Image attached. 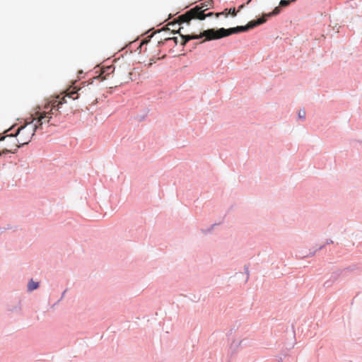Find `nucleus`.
<instances>
[{"mask_svg":"<svg viewBox=\"0 0 362 362\" xmlns=\"http://www.w3.org/2000/svg\"><path fill=\"white\" fill-rule=\"evenodd\" d=\"M228 13L231 14L233 16H235L237 15V11L235 8H232L228 9Z\"/></svg>","mask_w":362,"mask_h":362,"instance_id":"obj_12","label":"nucleus"},{"mask_svg":"<svg viewBox=\"0 0 362 362\" xmlns=\"http://www.w3.org/2000/svg\"><path fill=\"white\" fill-rule=\"evenodd\" d=\"M245 5L244 4H242L240 5L239 7H238V12H239L241 9H243L244 8Z\"/></svg>","mask_w":362,"mask_h":362,"instance_id":"obj_17","label":"nucleus"},{"mask_svg":"<svg viewBox=\"0 0 362 362\" xmlns=\"http://www.w3.org/2000/svg\"><path fill=\"white\" fill-rule=\"evenodd\" d=\"M228 14V9L226 8L223 12L216 13V16H218L219 15H225L227 16Z\"/></svg>","mask_w":362,"mask_h":362,"instance_id":"obj_14","label":"nucleus"},{"mask_svg":"<svg viewBox=\"0 0 362 362\" xmlns=\"http://www.w3.org/2000/svg\"><path fill=\"white\" fill-rule=\"evenodd\" d=\"M104 73H105V71H103L100 74V77H101V78H102V80H105V79H106V76H105V75H104Z\"/></svg>","mask_w":362,"mask_h":362,"instance_id":"obj_16","label":"nucleus"},{"mask_svg":"<svg viewBox=\"0 0 362 362\" xmlns=\"http://www.w3.org/2000/svg\"><path fill=\"white\" fill-rule=\"evenodd\" d=\"M83 86L78 88L74 86L68 93L69 97L76 100L79 96H82L87 98L88 100H96V88L93 83H83Z\"/></svg>","mask_w":362,"mask_h":362,"instance_id":"obj_3","label":"nucleus"},{"mask_svg":"<svg viewBox=\"0 0 362 362\" xmlns=\"http://www.w3.org/2000/svg\"><path fill=\"white\" fill-rule=\"evenodd\" d=\"M209 4H210V1L207 2V4L206 3H202L199 6H204V8H207L208 9V6H209Z\"/></svg>","mask_w":362,"mask_h":362,"instance_id":"obj_15","label":"nucleus"},{"mask_svg":"<svg viewBox=\"0 0 362 362\" xmlns=\"http://www.w3.org/2000/svg\"><path fill=\"white\" fill-rule=\"evenodd\" d=\"M298 117L300 119H304L305 117V111L304 110H299Z\"/></svg>","mask_w":362,"mask_h":362,"instance_id":"obj_11","label":"nucleus"},{"mask_svg":"<svg viewBox=\"0 0 362 362\" xmlns=\"http://www.w3.org/2000/svg\"><path fill=\"white\" fill-rule=\"evenodd\" d=\"M252 0H248L247 4H248Z\"/></svg>","mask_w":362,"mask_h":362,"instance_id":"obj_19","label":"nucleus"},{"mask_svg":"<svg viewBox=\"0 0 362 362\" xmlns=\"http://www.w3.org/2000/svg\"><path fill=\"white\" fill-rule=\"evenodd\" d=\"M39 284L37 282H35L33 280H31L28 284V289L31 291L37 288Z\"/></svg>","mask_w":362,"mask_h":362,"instance_id":"obj_9","label":"nucleus"},{"mask_svg":"<svg viewBox=\"0 0 362 362\" xmlns=\"http://www.w3.org/2000/svg\"><path fill=\"white\" fill-rule=\"evenodd\" d=\"M61 103L62 102L58 99H52L45 105V110L47 111V113H48L49 116L52 117V115H57L58 112H59Z\"/></svg>","mask_w":362,"mask_h":362,"instance_id":"obj_6","label":"nucleus"},{"mask_svg":"<svg viewBox=\"0 0 362 362\" xmlns=\"http://www.w3.org/2000/svg\"><path fill=\"white\" fill-rule=\"evenodd\" d=\"M291 2V0H281L279 2V6L276 7L272 12L264 14L262 17L257 20L250 21L245 26H237L235 28L228 29L222 28L218 30H211L206 31L204 35L207 36L208 39H220L238 33L247 31L250 29L265 23L267 17L279 14L281 11L280 6L286 7L289 6Z\"/></svg>","mask_w":362,"mask_h":362,"instance_id":"obj_1","label":"nucleus"},{"mask_svg":"<svg viewBox=\"0 0 362 362\" xmlns=\"http://www.w3.org/2000/svg\"><path fill=\"white\" fill-rule=\"evenodd\" d=\"M296 0H291L292 2H294Z\"/></svg>","mask_w":362,"mask_h":362,"instance_id":"obj_20","label":"nucleus"},{"mask_svg":"<svg viewBox=\"0 0 362 362\" xmlns=\"http://www.w3.org/2000/svg\"><path fill=\"white\" fill-rule=\"evenodd\" d=\"M6 137H9V139H11V142H10L9 144L6 145V147H5L3 149V151H2L3 153H7L6 149H11V146L13 145V142L12 139H17V137L15 136V134L13 135V134H11L10 135H7L6 136H2L0 140H4ZM15 151H14L13 153H14Z\"/></svg>","mask_w":362,"mask_h":362,"instance_id":"obj_8","label":"nucleus"},{"mask_svg":"<svg viewBox=\"0 0 362 362\" xmlns=\"http://www.w3.org/2000/svg\"><path fill=\"white\" fill-rule=\"evenodd\" d=\"M54 99H58L60 102H62V103L60 104V106L66 103V96H63V97L57 96V97L54 98Z\"/></svg>","mask_w":362,"mask_h":362,"instance_id":"obj_10","label":"nucleus"},{"mask_svg":"<svg viewBox=\"0 0 362 362\" xmlns=\"http://www.w3.org/2000/svg\"><path fill=\"white\" fill-rule=\"evenodd\" d=\"M35 115L37 117V118H34L33 121H35V124H37L39 126V128H41L43 124L49 123L52 118V116H49V115L47 113L46 110H44L42 112H37Z\"/></svg>","mask_w":362,"mask_h":362,"instance_id":"obj_7","label":"nucleus"},{"mask_svg":"<svg viewBox=\"0 0 362 362\" xmlns=\"http://www.w3.org/2000/svg\"><path fill=\"white\" fill-rule=\"evenodd\" d=\"M107 69V70H110L112 69V67L109 66Z\"/></svg>","mask_w":362,"mask_h":362,"instance_id":"obj_18","label":"nucleus"},{"mask_svg":"<svg viewBox=\"0 0 362 362\" xmlns=\"http://www.w3.org/2000/svg\"><path fill=\"white\" fill-rule=\"evenodd\" d=\"M177 23H178V25H180L182 23H180V22L178 21V18L177 19L176 22H172V23H169L168 25L171 26L172 28H174Z\"/></svg>","mask_w":362,"mask_h":362,"instance_id":"obj_13","label":"nucleus"},{"mask_svg":"<svg viewBox=\"0 0 362 362\" xmlns=\"http://www.w3.org/2000/svg\"><path fill=\"white\" fill-rule=\"evenodd\" d=\"M37 129H39V126L37 124H33V121L19 127L15 134L17 139H12L13 145L11 146V149H6V152H13L21 146L28 144Z\"/></svg>","mask_w":362,"mask_h":362,"instance_id":"obj_2","label":"nucleus"},{"mask_svg":"<svg viewBox=\"0 0 362 362\" xmlns=\"http://www.w3.org/2000/svg\"><path fill=\"white\" fill-rule=\"evenodd\" d=\"M204 6H196L195 7L187 11L184 14L178 16V21L180 23H189L192 19L204 20L207 16H211L213 13H204L207 8H204Z\"/></svg>","mask_w":362,"mask_h":362,"instance_id":"obj_4","label":"nucleus"},{"mask_svg":"<svg viewBox=\"0 0 362 362\" xmlns=\"http://www.w3.org/2000/svg\"><path fill=\"white\" fill-rule=\"evenodd\" d=\"M211 29H209V30H211ZM208 31V30H206ZM206 30H204L203 33H202L200 35H181V39L179 41L178 38L177 37H172L171 39L174 40L175 44H177L178 42L180 43L181 45H185L189 40H195V39H199L202 37H205V40H211L212 39H208L207 36L204 35Z\"/></svg>","mask_w":362,"mask_h":362,"instance_id":"obj_5","label":"nucleus"}]
</instances>
